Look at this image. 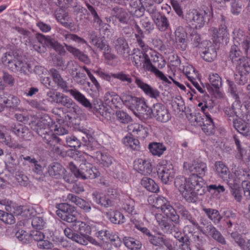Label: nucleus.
<instances>
[{"label":"nucleus","instance_id":"10","mask_svg":"<svg viewBox=\"0 0 250 250\" xmlns=\"http://www.w3.org/2000/svg\"><path fill=\"white\" fill-rule=\"evenodd\" d=\"M209 16L206 11L199 12L195 9L189 10L186 15V20L188 23L193 26L195 28L203 27L207 20H209Z\"/></svg>","mask_w":250,"mask_h":250},{"label":"nucleus","instance_id":"32","mask_svg":"<svg viewBox=\"0 0 250 250\" xmlns=\"http://www.w3.org/2000/svg\"><path fill=\"white\" fill-rule=\"evenodd\" d=\"M1 61L12 71H15L17 69L18 64L20 63H17V61L16 60V57L11 52L5 53L1 58Z\"/></svg>","mask_w":250,"mask_h":250},{"label":"nucleus","instance_id":"19","mask_svg":"<svg viewBox=\"0 0 250 250\" xmlns=\"http://www.w3.org/2000/svg\"><path fill=\"white\" fill-rule=\"evenodd\" d=\"M132 61L133 65L138 69L142 66L143 63H144L143 67L146 71L151 66L150 60L148 56L143 52L139 51L138 53H134Z\"/></svg>","mask_w":250,"mask_h":250},{"label":"nucleus","instance_id":"47","mask_svg":"<svg viewBox=\"0 0 250 250\" xmlns=\"http://www.w3.org/2000/svg\"><path fill=\"white\" fill-rule=\"evenodd\" d=\"M209 81L211 86L215 88L219 97H222V93L219 91L222 86V79L217 73H212L209 75Z\"/></svg>","mask_w":250,"mask_h":250},{"label":"nucleus","instance_id":"61","mask_svg":"<svg viewBox=\"0 0 250 250\" xmlns=\"http://www.w3.org/2000/svg\"><path fill=\"white\" fill-rule=\"evenodd\" d=\"M66 145L70 147L75 148H80L81 146V140L78 139L74 135H68L65 137Z\"/></svg>","mask_w":250,"mask_h":250},{"label":"nucleus","instance_id":"25","mask_svg":"<svg viewBox=\"0 0 250 250\" xmlns=\"http://www.w3.org/2000/svg\"><path fill=\"white\" fill-rule=\"evenodd\" d=\"M156 218L160 229L165 233H172L175 226L168 220V218H166L161 214H157Z\"/></svg>","mask_w":250,"mask_h":250},{"label":"nucleus","instance_id":"17","mask_svg":"<svg viewBox=\"0 0 250 250\" xmlns=\"http://www.w3.org/2000/svg\"><path fill=\"white\" fill-rule=\"evenodd\" d=\"M246 115V119L244 116L243 119H239L233 121V126L237 131L245 136H250V127L249 124L250 123V114Z\"/></svg>","mask_w":250,"mask_h":250},{"label":"nucleus","instance_id":"14","mask_svg":"<svg viewBox=\"0 0 250 250\" xmlns=\"http://www.w3.org/2000/svg\"><path fill=\"white\" fill-rule=\"evenodd\" d=\"M153 117L158 122L167 123L171 119L168 109L162 104H153Z\"/></svg>","mask_w":250,"mask_h":250},{"label":"nucleus","instance_id":"62","mask_svg":"<svg viewBox=\"0 0 250 250\" xmlns=\"http://www.w3.org/2000/svg\"><path fill=\"white\" fill-rule=\"evenodd\" d=\"M225 114L229 118V121L232 120L233 123V121L237 120V117L238 116L237 112L235 108L234 104H233L230 106H227L225 107L224 109Z\"/></svg>","mask_w":250,"mask_h":250},{"label":"nucleus","instance_id":"21","mask_svg":"<svg viewBox=\"0 0 250 250\" xmlns=\"http://www.w3.org/2000/svg\"><path fill=\"white\" fill-rule=\"evenodd\" d=\"M84 225L82 229H73L76 232L72 240L83 245H86V238L87 234H90L91 231V227L84 222Z\"/></svg>","mask_w":250,"mask_h":250},{"label":"nucleus","instance_id":"42","mask_svg":"<svg viewBox=\"0 0 250 250\" xmlns=\"http://www.w3.org/2000/svg\"><path fill=\"white\" fill-rule=\"evenodd\" d=\"M141 4L143 5L146 10L150 15H151V18L153 20L154 17H157L158 15H160V13L157 10L156 6L151 3V0H139Z\"/></svg>","mask_w":250,"mask_h":250},{"label":"nucleus","instance_id":"60","mask_svg":"<svg viewBox=\"0 0 250 250\" xmlns=\"http://www.w3.org/2000/svg\"><path fill=\"white\" fill-rule=\"evenodd\" d=\"M149 242L154 246L161 247L164 244L166 246V243H170V242L167 241L163 236H154L151 234L148 237Z\"/></svg>","mask_w":250,"mask_h":250},{"label":"nucleus","instance_id":"23","mask_svg":"<svg viewBox=\"0 0 250 250\" xmlns=\"http://www.w3.org/2000/svg\"><path fill=\"white\" fill-rule=\"evenodd\" d=\"M136 83L150 98L157 99L160 97V92L158 90L145 83L141 79L136 78Z\"/></svg>","mask_w":250,"mask_h":250},{"label":"nucleus","instance_id":"24","mask_svg":"<svg viewBox=\"0 0 250 250\" xmlns=\"http://www.w3.org/2000/svg\"><path fill=\"white\" fill-rule=\"evenodd\" d=\"M114 48L118 54L125 57L130 52V49L126 40L123 37L118 38L113 42Z\"/></svg>","mask_w":250,"mask_h":250},{"label":"nucleus","instance_id":"18","mask_svg":"<svg viewBox=\"0 0 250 250\" xmlns=\"http://www.w3.org/2000/svg\"><path fill=\"white\" fill-rule=\"evenodd\" d=\"M96 236L104 242H110L116 247H119L121 244L120 238L115 234L110 233L107 230H101L96 233Z\"/></svg>","mask_w":250,"mask_h":250},{"label":"nucleus","instance_id":"7","mask_svg":"<svg viewBox=\"0 0 250 250\" xmlns=\"http://www.w3.org/2000/svg\"><path fill=\"white\" fill-rule=\"evenodd\" d=\"M69 168L74 176L83 180L94 179L100 176L99 170L90 163L84 161L78 167L73 163H69Z\"/></svg>","mask_w":250,"mask_h":250},{"label":"nucleus","instance_id":"8","mask_svg":"<svg viewBox=\"0 0 250 250\" xmlns=\"http://www.w3.org/2000/svg\"><path fill=\"white\" fill-rule=\"evenodd\" d=\"M32 177L37 180L42 179L43 170L46 166V162L42 150L34 152L32 155Z\"/></svg>","mask_w":250,"mask_h":250},{"label":"nucleus","instance_id":"13","mask_svg":"<svg viewBox=\"0 0 250 250\" xmlns=\"http://www.w3.org/2000/svg\"><path fill=\"white\" fill-rule=\"evenodd\" d=\"M0 204L4 206L5 209L8 212L12 211V208H13V212L16 215H21L22 217H26L28 215H30L29 208L23 206H17L8 199H0Z\"/></svg>","mask_w":250,"mask_h":250},{"label":"nucleus","instance_id":"36","mask_svg":"<svg viewBox=\"0 0 250 250\" xmlns=\"http://www.w3.org/2000/svg\"><path fill=\"white\" fill-rule=\"evenodd\" d=\"M11 131L20 137L27 139L30 136V131L26 126L20 124L13 125L11 126Z\"/></svg>","mask_w":250,"mask_h":250},{"label":"nucleus","instance_id":"30","mask_svg":"<svg viewBox=\"0 0 250 250\" xmlns=\"http://www.w3.org/2000/svg\"><path fill=\"white\" fill-rule=\"evenodd\" d=\"M92 157L97 160V163L103 167H109L113 164V158L109 155L96 151Z\"/></svg>","mask_w":250,"mask_h":250},{"label":"nucleus","instance_id":"59","mask_svg":"<svg viewBox=\"0 0 250 250\" xmlns=\"http://www.w3.org/2000/svg\"><path fill=\"white\" fill-rule=\"evenodd\" d=\"M125 245L131 250H138L141 248V243L133 238H125L124 239Z\"/></svg>","mask_w":250,"mask_h":250},{"label":"nucleus","instance_id":"4","mask_svg":"<svg viewBox=\"0 0 250 250\" xmlns=\"http://www.w3.org/2000/svg\"><path fill=\"white\" fill-rule=\"evenodd\" d=\"M233 34V44L229 51V58L233 63L248 56L250 49V37L240 29H235Z\"/></svg>","mask_w":250,"mask_h":250},{"label":"nucleus","instance_id":"16","mask_svg":"<svg viewBox=\"0 0 250 250\" xmlns=\"http://www.w3.org/2000/svg\"><path fill=\"white\" fill-rule=\"evenodd\" d=\"M211 109V108L208 106L205 105L202 107V111L206 117L205 122L204 121V123L202 124V129L207 135L213 134L215 131L213 119L208 112Z\"/></svg>","mask_w":250,"mask_h":250},{"label":"nucleus","instance_id":"12","mask_svg":"<svg viewBox=\"0 0 250 250\" xmlns=\"http://www.w3.org/2000/svg\"><path fill=\"white\" fill-rule=\"evenodd\" d=\"M184 169L191 174H197V176H202L205 175L207 167L206 163L200 159H196L193 161L192 164L185 162L183 165Z\"/></svg>","mask_w":250,"mask_h":250},{"label":"nucleus","instance_id":"44","mask_svg":"<svg viewBox=\"0 0 250 250\" xmlns=\"http://www.w3.org/2000/svg\"><path fill=\"white\" fill-rule=\"evenodd\" d=\"M64 169L59 163H53L48 167V173L49 175L55 178H59L62 176Z\"/></svg>","mask_w":250,"mask_h":250},{"label":"nucleus","instance_id":"37","mask_svg":"<svg viewBox=\"0 0 250 250\" xmlns=\"http://www.w3.org/2000/svg\"><path fill=\"white\" fill-rule=\"evenodd\" d=\"M157 28L161 32L167 30L169 27L168 19L165 15H158L157 17H154L153 20Z\"/></svg>","mask_w":250,"mask_h":250},{"label":"nucleus","instance_id":"40","mask_svg":"<svg viewBox=\"0 0 250 250\" xmlns=\"http://www.w3.org/2000/svg\"><path fill=\"white\" fill-rule=\"evenodd\" d=\"M106 215L111 223L120 224L125 222V218L123 214L118 210H111L106 213Z\"/></svg>","mask_w":250,"mask_h":250},{"label":"nucleus","instance_id":"9","mask_svg":"<svg viewBox=\"0 0 250 250\" xmlns=\"http://www.w3.org/2000/svg\"><path fill=\"white\" fill-rule=\"evenodd\" d=\"M154 206L157 208L160 209L166 216L174 224H180V217L176 213L174 208L164 198H157Z\"/></svg>","mask_w":250,"mask_h":250},{"label":"nucleus","instance_id":"29","mask_svg":"<svg viewBox=\"0 0 250 250\" xmlns=\"http://www.w3.org/2000/svg\"><path fill=\"white\" fill-rule=\"evenodd\" d=\"M68 63L72 67L70 69L71 76L78 83H80L82 79L84 80L86 78L85 74L77 62L70 61Z\"/></svg>","mask_w":250,"mask_h":250},{"label":"nucleus","instance_id":"50","mask_svg":"<svg viewBox=\"0 0 250 250\" xmlns=\"http://www.w3.org/2000/svg\"><path fill=\"white\" fill-rule=\"evenodd\" d=\"M112 113V115H115L116 120L121 124H127L132 121L131 116L124 110H117Z\"/></svg>","mask_w":250,"mask_h":250},{"label":"nucleus","instance_id":"51","mask_svg":"<svg viewBox=\"0 0 250 250\" xmlns=\"http://www.w3.org/2000/svg\"><path fill=\"white\" fill-rule=\"evenodd\" d=\"M142 185L148 191L156 193L159 191V187L153 180L148 177H144L141 181Z\"/></svg>","mask_w":250,"mask_h":250},{"label":"nucleus","instance_id":"20","mask_svg":"<svg viewBox=\"0 0 250 250\" xmlns=\"http://www.w3.org/2000/svg\"><path fill=\"white\" fill-rule=\"evenodd\" d=\"M202 44L204 47L201 54L202 58L207 62L213 61L217 57V52L214 45L209 41H206Z\"/></svg>","mask_w":250,"mask_h":250},{"label":"nucleus","instance_id":"43","mask_svg":"<svg viewBox=\"0 0 250 250\" xmlns=\"http://www.w3.org/2000/svg\"><path fill=\"white\" fill-rule=\"evenodd\" d=\"M111 76L116 79L120 80L122 82L125 83L129 85L133 82L132 77L137 78L134 75L131 73H127L125 71H121L117 73L112 74Z\"/></svg>","mask_w":250,"mask_h":250},{"label":"nucleus","instance_id":"41","mask_svg":"<svg viewBox=\"0 0 250 250\" xmlns=\"http://www.w3.org/2000/svg\"><path fill=\"white\" fill-rule=\"evenodd\" d=\"M42 210L40 209L38 214H34L32 211V228L37 229H42L45 225V222L43 219Z\"/></svg>","mask_w":250,"mask_h":250},{"label":"nucleus","instance_id":"31","mask_svg":"<svg viewBox=\"0 0 250 250\" xmlns=\"http://www.w3.org/2000/svg\"><path fill=\"white\" fill-rule=\"evenodd\" d=\"M64 45L67 51L72 54L75 58L78 59L80 61L86 64H88L90 62V59L88 56L79 49L71 45H68L65 43H64Z\"/></svg>","mask_w":250,"mask_h":250},{"label":"nucleus","instance_id":"5","mask_svg":"<svg viewBox=\"0 0 250 250\" xmlns=\"http://www.w3.org/2000/svg\"><path fill=\"white\" fill-rule=\"evenodd\" d=\"M49 73L58 88L61 89L63 92L69 93L79 103L88 109L92 110L93 106L89 101L79 90L73 87L72 85H69L62 77L59 71L55 68H51L49 70Z\"/></svg>","mask_w":250,"mask_h":250},{"label":"nucleus","instance_id":"33","mask_svg":"<svg viewBox=\"0 0 250 250\" xmlns=\"http://www.w3.org/2000/svg\"><path fill=\"white\" fill-rule=\"evenodd\" d=\"M236 62V70L237 73L245 75L250 73V59L247 56Z\"/></svg>","mask_w":250,"mask_h":250},{"label":"nucleus","instance_id":"55","mask_svg":"<svg viewBox=\"0 0 250 250\" xmlns=\"http://www.w3.org/2000/svg\"><path fill=\"white\" fill-rule=\"evenodd\" d=\"M0 93L2 94V99L4 101L3 104H2V110L4 108V106L6 105L7 106L10 107H15L17 106L20 103V101L19 98L14 95H10L8 96L7 99H5L3 97V92L0 91Z\"/></svg>","mask_w":250,"mask_h":250},{"label":"nucleus","instance_id":"38","mask_svg":"<svg viewBox=\"0 0 250 250\" xmlns=\"http://www.w3.org/2000/svg\"><path fill=\"white\" fill-rule=\"evenodd\" d=\"M215 167L217 175L224 180H227L229 175V171L227 166L222 162L217 161L215 164Z\"/></svg>","mask_w":250,"mask_h":250},{"label":"nucleus","instance_id":"6","mask_svg":"<svg viewBox=\"0 0 250 250\" xmlns=\"http://www.w3.org/2000/svg\"><path fill=\"white\" fill-rule=\"evenodd\" d=\"M57 210L56 214L63 221L71 224L73 229H79L83 227L84 222L79 219V214L76 211L75 207L68 203H61L56 205Z\"/></svg>","mask_w":250,"mask_h":250},{"label":"nucleus","instance_id":"39","mask_svg":"<svg viewBox=\"0 0 250 250\" xmlns=\"http://www.w3.org/2000/svg\"><path fill=\"white\" fill-rule=\"evenodd\" d=\"M47 95L51 98L54 102L63 106H64L71 99L68 96L58 92L48 93Z\"/></svg>","mask_w":250,"mask_h":250},{"label":"nucleus","instance_id":"49","mask_svg":"<svg viewBox=\"0 0 250 250\" xmlns=\"http://www.w3.org/2000/svg\"><path fill=\"white\" fill-rule=\"evenodd\" d=\"M104 98L108 104L111 103L114 107L117 108L121 104L120 101H122V94L119 96L114 92H108L106 93Z\"/></svg>","mask_w":250,"mask_h":250},{"label":"nucleus","instance_id":"56","mask_svg":"<svg viewBox=\"0 0 250 250\" xmlns=\"http://www.w3.org/2000/svg\"><path fill=\"white\" fill-rule=\"evenodd\" d=\"M123 143L126 146L134 150H138L140 147L139 140L130 136L125 137L123 139Z\"/></svg>","mask_w":250,"mask_h":250},{"label":"nucleus","instance_id":"64","mask_svg":"<svg viewBox=\"0 0 250 250\" xmlns=\"http://www.w3.org/2000/svg\"><path fill=\"white\" fill-rule=\"evenodd\" d=\"M68 112L71 114H79L80 108L76 103L71 98L64 106Z\"/></svg>","mask_w":250,"mask_h":250},{"label":"nucleus","instance_id":"3","mask_svg":"<svg viewBox=\"0 0 250 250\" xmlns=\"http://www.w3.org/2000/svg\"><path fill=\"white\" fill-rule=\"evenodd\" d=\"M174 184L188 202H195L198 195H202L206 192L203 179L197 174H190L188 179L183 176L177 177Z\"/></svg>","mask_w":250,"mask_h":250},{"label":"nucleus","instance_id":"1","mask_svg":"<svg viewBox=\"0 0 250 250\" xmlns=\"http://www.w3.org/2000/svg\"><path fill=\"white\" fill-rule=\"evenodd\" d=\"M174 209L177 214L181 216L182 220L186 223H190L193 227L206 236H210L217 242L222 245H226L227 242L225 237L204 216H201L198 218V221L192 215L189 208L184 205L177 202L175 203Z\"/></svg>","mask_w":250,"mask_h":250},{"label":"nucleus","instance_id":"28","mask_svg":"<svg viewBox=\"0 0 250 250\" xmlns=\"http://www.w3.org/2000/svg\"><path fill=\"white\" fill-rule=\"evenodd\" d=\"M134 167L135 170L144 175L149 174L152 170L150 163L142 159H139L134 161Z\"/></svg>","mask_w":250,"mask_h":250},{"label":"nucleus","instance_id":"15","mask_svg":"<svg viewBox=\"0 0 250 250\" xmlns=\"http://www.w3.org/2000/svg\"><path fill=\"white\" fill-rule=\"evenodd\" d=\"M157 173L159 178L165 184L172 181L175 173L173 167L170 164L160 166Z\"/></svg>","mask_w":250,"mask_h":250},{"label":"nucleus","instance_id":"58","mask_svg":"<svg viewBox=\"0 0 250 250\" xmlns=\"http://www.w3.org/2000/svg\"><path fill=\"white\" fill-rule=\"evenodd\" d=\"M5 165L11 168L19 165V158L15 153H9L5 155L4 158Z\"/></svg>","mask_w":250,"mask_h":250},{"label":"nucleus","instance_id":"45","mask_svg":"<svg viewBox=\"0 0 250 250\" xmlns=\"http://www.w3.org/2000/svg\"><path fill=\"white\" fill-rule=\"evenodd\" d=\"M166 247L169 250H191L190 247L189 239L182 243H166Z\"/></svg>","mask_w":250,"mask_h":250},{"label":"nucleus","instance_id":"2","mask_svg":"<svg viewBox=\"0 0 250 250\" xmlns=\"http://www.w3.org/2000/svg\"><path fill=\"white\" fill-rule=\"evenodd\" d=\"M45 117H39L34 115L32 117V129L42 137L45 143L52 147V150L54 153L62 157H64L66 155V152L60 146L61 144H64L63 138H60L53 133L49 127V122Z\"/></svg>","mask_w":250,"mask_h":250},{"label":"nucleus","instance_id":"27","mask_svg":"<svg viewBox=\"0 0 250 250\" xmlns=\"http://www.w3.org/2000/svg\"><path fill=\"white\" fill-rule=\"evenodd\" d=\"M66 199L68 201L78 206L85 213H89L91 210V207L89 203L73 194H68Z\"/></svg>","mask_w":250,"mask_h":250},{"label":"nucleus","instance_id":"53","mask_svg":"<svg viewBox=\"0 0 250 250\" xmlns=\"http://www.w3.org/2000/svg\"><path fill=\"white\" fill-rule=\"evenodd\" d=\"M90 2L92 3L90 4L89 2L85 1V3L87 7V9L89 13H87V14H89L90 13L93 17V21L94 22L97 23L99 26H103V21L99 16L97 12L95 10V7L94 5V3L91 1L90 0Z\"/></svg>","mask_w":250,"mask_h":250},{"label":"nucleus","instance_id":"34","mask_svg":"<svg viewBox=\"0 0 250 250\" xmlns=\"http://www.w3.org/2000/svg\"><path fill=\"white\" fill-rule=\"evenodd\" d=\"M203 211L208 218L214 224L220 223L223 218V216L220 214L219 211L216 209L204 208Z\"/></svg>","mask_w":250,"mask_h":250},{"label":"nucleus","instance_id":"11","mask_svg":"<svg viewBox=\"0 0 250 250\" xmlns=\"http://www.w3.org/2000/svg\"><path fill=\"white\" fill-rule=\"evenodd\" d=\"M108 193L104 194L97 191H95L92 194V199L97 204L104 208L111 207L114 206V193H116L115 190H108Z\"/></svg>","mask_w":250,"mask_h":250},{"label":"nucleus","instance_id":"35","mask_svg":"<svg viewBox=\"0 0 250 250\" xmlns=\"http://www.w3.org/2000/svg\"><path fill=\"white\" fill-rule=\"evenodd\" d=\"M140 98L137 97L129 93H122V102L128 108L134 111L135 104Z\"/></svg>","mask_w":250,"mask_h":250},{"label":"nucleus","instance_id":"48","mask_svg":"<svg viewBox=\"0 0 250 250\" xmlns=\"http://www.w3.org/2000/svg\"><path fill=\"white\" fill-rule=\"evenodd\" d=\"M5 132V127L0 125V143L10 147H16V145L13 142L11 136Z\"/></svg>","mask_w":250,"mask_h":250},{"label":"nucleus","instance_id":"57","mask_svg":"<svg viewBox=\"0 0 250 250\" xmlns=\"http://www.w3.org/2000/svg\"><path fill=\"white\" fill-rule=\"evenodd\" d=\"M56 18L57 21L60 22L63 26L67 27L69 26L68 21L69 17L68 13L62 10H59L56 14Z\"/></svg>","mask_w":250,"mask_h":250},{"label":"nucleus","instance_id":"22","mask_svg":"<svg viewBox=\"0 0 250 250\" xmlns=\"http://www.w3.org/2000/svg\"><path fill=\"white\" fill-rule=\"evenodd\" d=\"M177 48L182 51L186 49L188 45L187 33L182 26H178L175 31Z\"/></svg>","mask_w":250,"mask_h":250},{"label":"nucleus","instance_id":"46","mask_svg":"<svg viewBox=\"0 0 250 250\" xmlns=\"http://www.w3.org/2000/svg\"><path fill=\"white\" fill-rule=\"evenodd\" d=\"M230 188L231 194L234 200L238 203H241L243 199V195H244V187H241L236 184H230Z\"/></svg>","mask_w":250,"mask_h":250},{"label":"nucleus","instance_id":"63","mask_svg":"<svg viewBox=\"0 0 250 250\" xmlns=\"http://www.w3.org/2000/svg\"><path fill=\"white\" fill-rule=\"evenodd\" d=\"M0 220L7 224H14L16 220L14 215L11 213H8L0 210Z\"/></svg>","mask_w":250,"mask_h":250},{"label":"nucleus","instance_id":"52","mask_svg":"<svg viewBox=\"0 0 250 250\" xmlns=\"http://www.w3.org/2000/svg\"><path fill=\"white\" fill-rule=\"evenodd\" d=\"M114 14L112 18L115 17L122 23H127L128 21V14L123 9L120 8H114L113 9Z\"/></svg>","mask_w":250,"mask_h":250},{"label":"nucleus","instance_id":"54","mask_svg":"<svg viewBox=\"0 0 250 250\" xmlns=\"http://www.w3.org/2000/svg\"><path fill=\"white\" fill-rule=\"evenodd\" d=\"M150 152L153 155L161 156L166 150V147L161 143H152L148 146Z\"/></svg>","mask_w":250,"mask_h":250},{"label":"nucleus","instance_id":"26","mask_svg":"<svg viewBox=\"0 0 250 250\" xmlns=\"http://www.w3.org/2000/svg\"><path fill=\"white\" fill-rule=\"evenodd\" d=\"M39 38L40 41L44 42L45 45L48 47L53 48L61 54L65 53L63 46L55 39L49 36L45 37L43 35H39Z\"/></svg>","mask_w":250,"mask_h":250}]
</instances>
